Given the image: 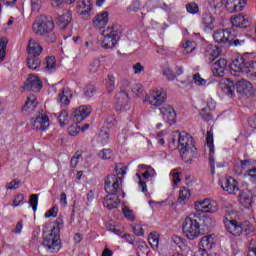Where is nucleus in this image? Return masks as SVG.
Returning a JSON list of instances; mask_svg holds the SVG:
<instances>
[{"label":"nucleus","mask_w":256,"mask_h":256,"mask_svg":"<svg viewBox=\"0 0 256 256\" xmlns=\"http://www.w3.org/2000/svg\"><path fill=\"white\" fill-rule=\"evenodd\" d=\"M162 75H164V77H166V79L168 81H173L175 79V77H177L175 75V73H173V70H171V68L169 66H164L162 68Z\"/></svg>","instance_id":"nucleus-39"},{"label":"nucleus","mask_w":256,"mask_h":256,"mask_svg":"<svg viewBox=\"0 0 256 256\" xmlns=\"http://www.w3.org/2000/svg\"><path fill=\"white\" fill-rule=\"evenodd\" d=\"M59 225H63V223L58 222L57 226H54L51 232L44 236L42 241V245L48 253H59L63 247L61 244V229Z\"/></svg>","instance_id":"nucleus-3"},{"label":"nucleus","mask_w":256,"mask_h":256,"mask_svg":"<svg viewBox=\"0 0 256 256\" xmlns=\"http://www.w3.org/2000/svg\"><path fill=\"white\" fill-rule=\"evenodd\" d=\"M63 3L71 5V3H75V0H52V5H54V7H59V5H63Z\"/></svg>","instance_id":"nucleus-60"},{"label":"nucleus","mask_w":256,"mask_h":256,"mask_svg":"<svg viewBox=\"0 0 256 256\" xmlns=\"http://www.w3.org/2000/svg\"><path fill=\"white\" fill-rule=\"evenodd\" d=\"M106 88L109 93H112V91L115 89V76L108 75L106 79Z\"/></svg>","instance_id":"nucleus-40"},{"label":"nucleus","mask_w":256,"mask_h":256,"mask_svg":"<svg viewBox=\"0 0 256 256\" xmlns=\"http://www.w3.org/2000/svg\"><path fill=\"white\" fill-rule=\"evenodd\" d=\"M182 174L183 173H181V172H172L171 173L174 185H179V183H181V175Z\"/></svg>","instance_id":"nucleus-58"},{"label":"nucleus","mask_w":256,"mask_h":256,"mask_svg":"<svg viewBox=\"0 0 256 256\" xmlns=\"http://www.w3.org/2000/svg\"><path fill=\"white\" fill-rule=\"evenodd\" d=\"M58 121L60 126L65 127V125H69V113L66 110H62L58 116Z\"/></svg>","instance_id":"nucleus-37"},{"label":"nucleus","mask_w":256,"mask_h":256,"mask_svg":"<svg viewBox=\"0 0 256 256\" xmlns=\"http://www.w3.org/2000/svg\"><path fill=\"white\" fill-rule=\"evenodd\" d=\"M116 105L120 111L127 109L129 105V93H127V91L120 90V92L116 94Z\"/></svg>","instance_id":"nucleus-24"},{"label":"nucleus","mask_w":256,"mask_h":256,"mask_svg":"<svg viewBox=\"0 0 256 256\" xmlns=\"http://www.w3.org/2000/svg\"><path fill=\"white\" fill-rule=\"evenodd\" d=\"M210 5L214 9H221L225 5V0H210Z\"/></svg>","instance_id":"nucleus-53"},{"label":"nucleus","mask_w":256,"mask_h":256,"mask_svg":"<svg viewBox=\"0 0 256 256\" xmlns=\"http://www.w3.org/2000/svg\"><path fill=\"white\" fill-rule=\"evenodd\" d=\"M19 187H21V180L19 179H14L13 181L9 182L6 185V189H9L10 191H13L15 189H19Z\"/></svg>","instance_id":"nucleus-47"},{"label":"nucleus","mask_w":256,"mask_h":256,"mask_svg":"<svg viewBox=\"0 0 256 256\" xmlns=\"http://www.w3.org/2000/svg\"><path fill=\"white\" fill-rule=\"evenodd\" d=\"M178 150L183 159H193L197 157V147H195V140L193 137L185 132L179 134Z\"/></svg>","instance_id":"nucleus-4"},{"label":"nucleus","mask_w":256,"mask_h":256,"mask_svg":"<svg viewBox=\"0 0 256 256\" xmlns=\"http://www.w3.org/2000/svg\"><path fill=\"white\" fill-rule=\"evenodd\" d=\"M142 175L144 179H149V177H155V169H153V167H148V169Z\"/></svg>","instance_id":"nucleus-61"},{"label":"nucleus","mask_w":256,"mask_h":256,"mask_svg":"<svg viewBox=\"0 0 256 256\" xmlns=\"http://www.w3.org/2000/svg\"><path fill=\"white\" fill-rule=\"evenodd\" d=\"M32 127L35 131H47L49 127V117L40 114L36 118H32Z\"/></svg>","instance_id":"nucleus-19"},{"label":"nucleus","mask_w":256,"mask_h":256,"mask_svg":"<svg viewBox=\"0 0 256 256\" xmlns=\"http://www.w3.org/2000/svg\"><path fill=\"white\" fill-rule=\"evenodd\" d=\"M26 63L29 69L35 71V69H39L41 67V58H39V56L28 54Z\"/></svg>","instance_id":"nucleus-31"},{"label":"nucleus","mask_w":256,"mask_h":256,"mask_svg":"<svg viewBox=\"0 0 256 256\" xmlns=\"http://www.w3.org/2000/svg\"><path fill=\"white\" fill-rule=\"evenodd\" d=\"M109 21V12H102L95 16L93 23L96 29H103Z\"/></svg>","instance_id":"nucleus-28"},{"label":"nucleus","mask_w":256,"mask_h":256,"mask_svg":"<svg viewBox=\"0 0 256 256\" xmlns=\"http://www.w3.org/2000/svg\"><path fill=\"white\" fill-rule=\"evenodd\" d=\"M93 9V3H91V0H81L76 5V11L78 15L83 17L84 19H87L91 16V10Z\"/></svg>","instance_id":"nucleus-18"},{"label":"nucleus","mask_w":256,"mask_h":256,"mask_svg":"<svg viewBox=\"0 0 256 256\" xmlns=\"http://www.w3.org/2000/svg\"><path fill=\"white\" fill-rule=\"evenodd\" d=\"M221 55V48L219 46H214L209 44L206 47L204 57L207 63L212 64L211 69L214 77H225V71H227V60L220 58L216 62L215 59Z\"/></svg>","instance_id":"nucleus-1"},{"label":"nucleus","mask_w":256,"mask_h":256,"mask_svg":"<svg viewBox=\"0 0 256 256\" xmlns=\"http://www.w3.org/2000/svg\"><path fill=\"white\" fill-rule=\"evenodd\" d=\"M73 21V16L71 14V10H63L61 14L58 16L57 24L60 29H67V25Z\"/></svg>","instance_id":"nucleus-23"},{"label":"nucleus","mask_w":256,"mask_h":256,"mask_svg":"<svg viewBox=\"0 0 256 256\" xmlns=\"http://www.w3.org/2000/svg\"><path fill=\"white\" fill-rule=\"evenodd\" d=\"M194 205L198 215H201V213H217L219 211L217 201L211 199L196 201Z\"/></svg>","instance_id":"nucleus-11"},{"label":"nucleus","mask_w":256,"mask_h":256,"mask_svg":"<svg viewBox=\"0 0 256 256\" xmlns=\"http://www.w3.org/2000/svg\"><path fill=\"white\" fill-rule=\"evenodd\" d=\"M133 70L136 75H139V73H143V71H145V67L138 62L133 65Z\"/></svg>","instance_id":"nucleus-62"},{"label":"nucleus","mask_w":256,"mask_h":256,"mask_svg":"<svg viewBox=\"0 0 256 256\" xmlns=\"http://www.w3.org/2000/svg\"><path fill=\"white\" fill-rule=\"evenodd\" d=\"M121 33H123V28L118 24H114L106 30H103L101 35L104 36V38L101 41V47H103V49H113V47L117 45V41L121 39Z\"/></svg>","instance_id":"nucleus-7"},{"label":"nucleus","mask_w":256,"mask_h":256,"mask_svg":"<svg viewBox=\"0 0 256 256\" xmlns=\"http://www.w3.org/2000/svg\"><path fill=\"white\" fill-rule=\"evenodd\" d=\"M248 124L252 127V129H256V114L249 118Z\"/></svg>","instance_id":"nucleus-64"},{"label":"nucleus","mask_w":256,"mask_h":256,"mask_svg":"<svg viewBox=\"0 0 256 256\" xmlns=\"http://www.w3.org/2000/svg\"><path fill=\"white\" fill-rule=\"evenodd\" d=\"M121 185H123V178L110 174L105 179L104 189L108 195H117Z\"/></svg>","instance_id":"nucleus-10"},{"label":"nucleus","mask_w":256,"mask_h":256,"mask_svg":"<svg viewBox=\"0 0 256 256\" xmlns=\"http://www.w3.org/2000/svg\"><path fill=\"white\" fill-rule=\"evenodd\" d=\"M206 145L209 147V163L211 174H215V145L213 144V133L211 131L207 132L206 136Z\"/></svg>","instance_id":"nucleus-17"},{"label":"nucleus","mask_w":256,"mask_h":256,"mask_svg":"<svg viewBox=\"0 0 256 256\" xmlns=\"http://www.w3.org/2000/svg\"><path fill=\"white\" fill-rule=\"evenodd\" d=\"M148 243L152 249H157L159 247V233L151 232L148 236Z\"/></svg>","instance_id":"nucleus-33"},{"label":"nucleus","mask_w":256,"mask_h":256,"mask_svg":"<svg viewBox=\"0 0 256 256\" xmlns=\"http://www.w3.org/2000/svg\"><path fill=\"white\" fill-rule=\"evenodd\" d=\"M160 113L163 117V119L168 123L169 125H173L177 121V113H175V108L171 105H165L160 107Z\"/></svg>","instance_id":"nucleus-15"},{"label":"nucleus","mask_w":256,"mask_h":256,"mask_svg":"<svg viewBox=\"0 0 256 256\" xmlns=\"http://www.w3.org/2000/svg\"><path fill=\"white\" fill-rule=\"evenodd\" d=\"M182 47L184 48V54L187 53H193V51H195V43L191 42V41H186Z\"/></svg>","instance_id":"nucleus-45"},{"label":"nucleus","mask_w":256,"mask_h":256,"mask_svg":"<svg viewBox=\"0 0 256 256\" xmlns=\"http://www.w3.org/2000/svg\"><path fill=\"white\" fill-rule=\"evenodd\" d=\"M91 111H93V108L90 105H83L76 108L72 112V121L76 124L85 121L91 115Z\"/></svg>","instance_id":"nucleus-12"},{"label":"nucleus","mask_w":256,"mask_h":256,"mask_svg":"<svg viewBox=\"0 0 256 256\" xmlns=\"http://www.w3.org/2000/svg\"><path fill=\"white\" fill-rule=\"evenodd\" d=\"M213 39L216 43L225 45V43H229V41L235 39V31L231 29L218 30L214 33Z\"/></svg>","instance_id":"nucleus-14"},{"label":"nucleus","mask_w":256,"mask_h":256,"mask_svg":"<svg viewBox=\"0 0 256 256\" xmlns=\"http://www.w3.org/2000/svg\"><path fill=\"white\" fill-rule=\"evenodd\" d=\"M28 55L39 56L43 53V46L39 44L35 39L30 38L27 46Z\"/></svg>","instance_id":"nucleus-25"},{"label":"nucleus","mask_w":256,"mask_h":256,"mask_svg":"<svg viewBox=\"0 0 256 256\" xmlns=\"http://www.w3.org/2000/svg\"><path fill=\"white\" fill-rule=\"evenodd\" d=\"M113 156V151L111 149H103L98 153L99 159H110Z\"/></svg>","instance_id":"nucleus-44"},{"label":"nucleus","mask_w":256,"mask_h":256,"mask_svg":"<svg viewBox=\"0 0 256 256\" xmlns=\"http://www.w3.org/2000/svg\"><path fill=\"white\" fill-rule=\"evenodd\" d=\"M225 228L231 235L234 237H239L240 235H244L245 237L254 233L255 228L249 221L239 222L235 219L227 220L225 222Z\"/></svg>","instance_id":"nucleus-6"},{"label":"nucleus","mask_w":256,"mask_h":256,"mask_svg":"<svg viewBox=\"0 0 256 256\" xmlns=\"http://www.w3.org/2000/svg\"><path fill=\"white\" fill-rule=\"evenodd\" d=\"M55 57L48 56L46 57V69L48 71H51L52 69H55L56 67Z\"/></svg>","instance_id":"nucleus-50"},{"label":"nucleus","mask_w":256,"mask_h":256,"mask_svg":"<svg viewBox=\"0 0 256 256\" xmlns=\"http://www.w3.org/2000/svg\"><path fill=\"white\" fill-rule=\"evenodd\" d=\"M29 204L35 213V211H37V205H39V195L38 194L30 195Z\"/></svg>","instance_id":"nucleus-42"},{"label":"nucleus","mask_w":256,"mask_h":256,"mask_svg":"<svg viewBox=\"0 0 256 256\" xmlns=\"http://www.w3.org/2000/svg\"><path fill=\"white\" fill-rule=\"evenodd\" d=\"M193 80L196 85H205L207 83L205 79L201 78L199 73L194 74Z\"/></svg>","instance_id":"nucleus-56"},{"label":"nucleus","mask_w":256,"mask_h":256,"mask_svg":"<svg viewBox=\"0 0 256 256\" xmlns=\"http://www.w3.org/2000/svg\"><path fill=\"white\" fill-rule=\"evenodd\" d=\"M200 116L202 117V119L204 121H211L213 119V114H211V112H209L208 108H203L200 111Z\"/></svg>","instance_id":"nucleus-48"},{"label":"nucleus","mask_w":256,"mask_h":256,"mask_svg":"<svg viewBox=\"0 0 256 256\" xmlns=\"http://www.w3.org/2000/svg\"><path fill=\"white\" fill-rule=\"evenodd\" d=\"M215 245V235L210 234L207 236H203L200 240V250L201 251H209Z\"/></svg>","instance_id":"nucleus-27"},{"label":"nucleus","mask_w":256,"mask_h":256,"mask_svg":"<svg viewBox=\"0 0 256 256\" xmlns=\"http://www.w3.org/2000/svg\"><path fill=\"white\" fill-rule=\"evenodd\" d=\"M186 11L190 15H197L199 13V4L196 2H189L186 4Z\"/></svg>","instance_id":"nucleus-35"},{"label":"nucleus","mask_w":256,"mask_h":256,"mask_svg":"<svg viewBox=\"0 0 256 256\" xmlns=\"http://www.w3.org/2000/svg\"><path fill=\"white\" fill-rule=\"evenodd\" d=\"M219 85L223 93H225V95H230L231 97L235 95V89L237 93H240V94L247 93V91L251 89V82L245 79L239 80L235 84L233 83V81H231V79L227 78V79H224L222 82H220Z\"/></svg>","instance_id":"nucleus-8"},{"label":"nucleus","mask_w":256,"mask_h":256,"mask_svg":"<svg viewBox=\"0 0 256 256\" xmlns=\"http://www.w3.org/2000/svg\"><path fill=\"white\" fill-rule=\"evenodd\" d=\"M225 7L229 13H239L245 9L247 2L245 0H225Z\"/></svg>","instance_id":"nucleus-20"},{"label":"nucleus","mask_w":256,"mask_h":256,"mask_svg":"<svg viewBox=\"0 0 256 256\" xmlns=\"http://www.w3.org/2000/svg\"><path fill=\"white\" fill-rule=\"evenodd\" d=\"M238 200L241 205L246 207V209H249L253 203V192H251L249 189L241 190L238 196Z\"/></svg>","instance_id":"nucleus-22"},{"label":"nucleus","mask_w":256,"mask_h":256,"mask_svg":"<svg viewBox=\"0 0 256 256\" xmlns=\"http://www.w3.org/2000/svg\"><path fill=\"white\" fill-rule=\"evenodd\" d=\"M230 69L234 73H245L248 79L256 81V61H248L244 57H238L230 64Z\"/></svg>","instance_id":"nucleus-5"},{"label":"nucleus","mask_w":256,"mask_h":256,"mask_svg":"<svg viewBox=\"0 0 256 256\" xmlns=\"http://www.w3.org/2000/svg\"><path fill=\"white\" fill-rule=\"evenodd\" d=\"M69 91L66 89L62 90V93L59 95L58 101L62 105H69Z\"/></svg>","instance_id":"nucleus-41"},{"label":"nucleus","mask_w":256,"mask_h":256,"mask_svg":"<svg viewBox=\"0 0 256 256\" xmlns=\"http://www.w3.org/2000/svg\"><path fill=\"white\" fill-rule=\"evenodd\" d=\"M24 91H33L34 93H39L43 89V82L36 75L30 74L28 79L24 82Z\"/></svg>","instance_id":"nucleus-13"},{"label":"nucleus","mask_w":256,"mask_h":256,"mask_svg":"<svg viewBox=\"0 0 256 256\" xmlns=\"http://www.w3.org/2000/svg\"><path fill=\"white\" fill-rule=\"evenodd\" d=\"M58 211H59V207L56 205V206L52 207L50 210H48V211L45 213V217H46V218H49V217H56Z\"/></svg>","instance_id":"nucleus-55"},{"label":"nucleus","mask_w":256,"mask_h":256,"mask_svg":"<svg viewBox=\"0 0 256 256\" xmlns=\"http://www.w3.org/2000/svg\"><path fill=\"white\" fill-rule=\"evenodd\" d=\"M95 93H97V89L92 83H89L84 87V95L88 99H91V97H93Z\"/></svg>","instance_id":"nucleus-34"},{"label":"nucleus","mask_w":256,"mask_h":256,"mask_svg":"<svg viewBox=\"0 0 256 256\" xmlns=\"http://www.w3.org/2000/svg\"><path fill=\"white\" fill-rule=\"evenodd\" d=\"M222 189L230 195H237V191H239V182L231 177L226 178L225 182L222 184Z\"/></svg>","instance_id":"nucleus-21"},{"label":"nucleus","mask_w":256,"mask_h":256,"mask_svg":"<svg viewBox=\"0 0 256 256\" xmlns=\"http://www.w3.org/2000/svg\"><path fill=\"white\" fill-rule=\"evenodd\" d=\"M191 197V193L187 188L180 189L179 196H178V203H185L187 199Z\"/></svg>","instance_id":"nucleus-36"},{"label":"nucleus","mask_w":256,"mask_h":256,"mask_svg":"<svg viewBox=\"0 0 256 256\" xmlns=\"http://www.w3.org/2000/svg\"><path fill=\"white\" fill-rule=\"evenodd\" d=\"M7 43H9V40L6 37L0 39V63L5 61L7 55Z\"/></svg>","instance_id":"nucleus-32"},{"label":"nucleus","mask_w":256,"mask_h":256,"mask_svg":"<svg viewBox=\"0 0 256 256\" xmlns=\"http://www.w3.org/2000/svg\"><path fill=\"white\" fill-rule=\"evenodd\" d=\"M231 23L233 27H240L241 29H245L251 25L249 19L245 18L243 15H238L231 19Z\"/></svg>","instance_id":"nucleus-30"},{"label":"nucleus","mask_w":256,"mask_h":256,"mask_svg":"<svg viewBox=\"0 0 256 256\" xmlns=\"http://www.w3.org/2000/svg\"><path fill=\"white\" fill-rule=\"evenodd\" d=\"M201 22L204 25L205 29H209L210 31L215 28V18L213 17V14L209 11H205L202 14Z\"/></svg>","instance_id":"nucleus-29"},{"label":"nucleus","mask_w":256,"mask_h":256,"mask_svg":"<svg viewBox=\"0 0 256 256\" xmlns=\"http://www.w3.org/2000/svg\"><path fill=\"white\" fill-rule=\"evenodd\" d=\"M98 141L101 145H107L109 143V132L101 131L98 137Z\"/></svg>","instance_id":"nucleus-43"},{"label":"nucleus","mask_w":256,"mask_h":256,"mask_svg":"<svg viewBox=\"0 0 256 256\" xmlns=\"http://www.w3.org/2000/svg\"><path fill=\"white\" fill-rule=\"evenodd\" d=\"M30 107H37V98H35V95L33 94L27 98V101L23 106V111H27Z\"/></svg>","instance_id":"nucleus-38"},{"label":"nucleus","mask_w":256,"mask_h":256,"mask_svg":"<svg viewBox=\"0 0 256 256\" xmlns=\"http://www.w3.org/2000/svg\"><path fill=\"white\" fill-rule=\"evenodd\" d=\"M182 232L187 239L190 241H195L197 237L201 236V225L196 219H193L191 216L185 218L182 224Z\"/></svg>","instance_id":"nucleus-9"},{"label":"nucleus","mask_w":256,"mask_h":256,"mask_svg":"<svg viewBox=\"0 0 256 256\" xmlns=\"http://www.w3.org/2000/svg\"><path fill=\"white\" fill-rule=\"evenodd\" d=\"M122 213L126 219H129V221H135V214H133V210L129 209V207L125 206L122 209Z\"/></svg>","instance_id":"nucleus-46"},{"label":"nucleus","mask_w":256,"mask_h":256,"mask_svg":"<svg viewBox=\"0 0 256 256\" xmlns=\"http://www.w3.org/2000/svg\"><path fill=\"white\" fill-rule=\"evenodd\" d=\"M32 11L39 13L41 5H43V0H30Z\"/></svg>","instance_id":"nucleus-52"},{"label":"nucleus","mask_w":256,"mask_h":256,"mask_svg":"<svg viewBox=\"0 0 256 256\" xmlns=\"http://www.w3.org/2000/svg\"><path fill=\"white\" fill-rule=\"evenodd\" d=\"M128 11H134V12H137L139 11V9H141V1L139 0H135L131 6H129L128 8Z\"/></svg>","instance_id":"nucleus-57"},{"label":"nucleus","mask_w":256,"mask_h":256,"mask_svg":"<svg viewBox=\"0 0 256 256\" xmlns=\"http://www.w3.org/2000/svg\"><path fill=\"white\" fill-rule=\"evenodd\" d=\"M133 232L135 233V235H137L138 237H141L145 234V230H143V227L141 226H135L133 228Z\"/></svg>","instance_id":"nucleus-63"},{"label":"nucleus","mask_w":256,"mask_h":256,"mask_svg":"<svg viewBox=\"0 0 256 256\" xmlns=\"http://www.w3.org/2000/svg\"><path fill=\"white\" fill-rule=\"evenodd\" d=\"M25 199V196L21 193L17 194L13 200L14 207H19L23 203V200Z\"/></svg>","instance_id":"nucleus-54"},{"label":"nucleus","mask_w":256,"mask_h":256,"mask_svg":"<svg viewBox=\"0 0 256 256\" xmlns=\"http://www.w3.org/2000/svg\"><path fill=\"white\" fill-rule=\"evenodd\" d=\"M165 101H167V93L163 91V89L153 91L148 97V103H150V105H154L155 107L163 105Z\"/></svg>","instance_id":"nucleus-16"},{"label":"nucleus","mask_w":256,"mask_h":256,"mask_svg":"<svg viewBox=\"0 0 256 256\" xmlns=\"http://www.w3.org/2000/svg\"><path fill=\"white\" fill-rule=\"evenodd\" d=\"M32 29L36 35L45 37L48 43H55L57 36L55 35V22L51 16H39L33 23Z\"/></svg>","instance_id":"nucleus-2"},{"label":"nucleus","mask_w":256,"mask_h":256,"mask_svg":"<svg viewBox=\"0 0 256 256\" xmlns=\"http://www.w3.org/2000/svg\"><path fill=\"white\" fill-rule=\"evenodd\" d=\"M129 87H131V82H129V80L124 78L120 81L121 91H127L129 89Z\"/></svg>","instance_id":"nucleus-59"},{"label":"nucleus","mask_w":256,"mask_h":256,"mask_svg":"<svg viewBox=\"0 0 256 256\" xmlns=\"http://www.w3.org/2000/svg\"><path fill=\"white\" fill-rule=\"evenodd\" d=\"M100 67H101V61L96 59L90 63L89 71L90 73H97Z\"/></svg>","instance_id":"nucleus-51"},{"label":"nucleus","mask_w":256,"mask_h":256,"mask_svg":"<svg viewBox=\"0 0 256 256\" xmlns=\"http://www.w3.org/2000/svg\"><path fill=\"white\" fill-rule=\"evenodd\" d=\"M119 203H121V201H119V196L117 194H108L103 201L104 207L109 210L117 209Z\"/></svg>","instance_id":"nucleus-26"},{"label":"nucleus","mask_w":256,"mask_h":256,"mask_svg":"<svg viewBox=\"0 0 256 256\" xmlns=\"http://www.w3.org/2000/svg\"><path fill=\"white\" fill-rule=\"evenodd\" d=\"M131 91L136 97H141L143 94V86L141 84H134L131 88Z\"/></svg>","instance_id":"nucleus-49"}]
</instances>
